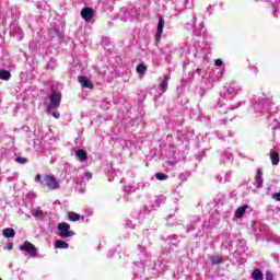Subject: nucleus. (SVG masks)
Masks as SVG:
<instances>
[{
	"mask_svg": "<svg viewBox=\"0 0 280 280\" xmlns=\"http://www.w3.org/2000/svg\"><path fill=\"white\" fill-rule=\"evenodd\" d=\"M81 16L83 21H86L89 23V21H91L93 16H95V11H93V9L89 7H85L81 10Z\"/></svg>",
	"mask_w": 280,
	"mask_h": 280,
	"instance_id": "nucleus-5",
	"label": "nucleus"
},
{
	"mask_svg": "<svg viewBox=\"0 0 280 280\" xmlns=\"http://www.w3.org/2000/svg\"><path fill=\"white\" fill-rule=\"evenodd\" d=\"M52 116L55 117V119H60V113L58 112H52Z\"/></svg>",
	"mask_w": 280,
	"mask_h": 280,
	"instance_id": "nucleus-27",
	"label": "nucleus"
},
{
	"mask_svg": "<svg viewBox=\"0 0 280 280\" xmlns=\"http://www.w3.org/2000/svg\"><path fill=\"white\" fill-rule=\"evenodd\" d=\"M20 250H25L31 257H36L38 255V249L30 241H25L23 245H20Z\"/></svg>",
	"mask_w": 280,
	"mask_h": 280,
	"instance_id": "nucleus-3",
	"label": "nucleus"
},
{
	"mask_svg": "<svg viewBox=\"0 0 280 280\" xmlns=\"http://www.w3.org/2000/svg\"><path fill=\"white\" fill-rule=\"evenodd\" d=\"M75 156H78L79 161H88L89 159V154L82 149L75 151Z\"/></svg>",
	"mask_w": 280,
	"mask_h": 280,
	"instance_id": "nucleus-9",
	"label": "nucleus"
},
{
	"mask_svg": "<svg viewBox=\"0 0 280 280\" xmlns=\"http://www.w3.org/2000/svg\"><path fill=\"white\" fill-rule=\"evenodd\" d=\"M35 178H36L37 180H42L40 174H37V175L35 176Z\"/></svg>",
	"mask_w": 280,
	"mask_h": 280,
	"instance_id": "nucleus-29",
	"label": "nucleus"
},
{
	"mask_svg": "<svg viewBox=\"0 0 280 280\" xmlns=\"http://www.w3.org/2000/svg\"><path fill=\"white\" fill-rule=\"evenodd\" d=\"M273 200H277L278 202H280V192H276L272 195Z\"/></svg>",
	"mask_w": 280,
	"mask_h": 280,
	"instance_id": "nucleus-24",
	"label": "nucleus"
},
{
	"mask_svg": "<svg viewBox=\"0 0 280 280\" xmlns=\"http://www.w3.org/2000/svg\"><path fill=\"white\" fill-rule=\"evenodd\" d=\"M210 261L212 266H218V264H222V257L220 256H210Z\"/></svg>",
	"mask_w": 280,
	"mask_h": 280,
	"instance_id": "nucleus-18",
	"label": "nucleus"
},
{
	"mask_svg": "<svg viewBox=\"0 0 280 280\" xmlns=\"http://www.w3.org/2000/svg\"><path fill=\"white\" fill-rule=\"evenodd\" d=\"M270 160L272 165H279V152H277L275 149L271 150Z\"/></svg>",
	"mask_w": 280,
	"mask_h": 280,
	"instance_id": "nucleus-10",
	"label": "nucleus"
},
{
	"mask_svg": "<svg viewBox=\"0 0 280 280\" xmlns=\"http://www.w3.org/2000/svg\"><path fill=\"white\" fill-rule=\"evenodd\" d=\"M155 178L156 180H167V175L165 173L159 172L155 174Z\"/></svg>",
	"mask_w": 280,
	"mask_h": 280,
	"instance_id": "nucleus-20",
	"label": "nucleus"
},
{
	"mask_svg": "<svg viewBox=\"0 0 280 280\" xmlns=\"http://www.w3.org/2000/svg\"><path fill=\"white\" fill-rule=\"evenodd\" d=\"M136 70H137V73L143 74L145 73V71H148V67H145V65L143 63H139Z\"/></svg>",
	"mask_w": 280,
	"mask_h": 280,
	"instance_id": "nucleus-19",
	"label": "nucleus"
},
{
	"mask_svg": "<svg viewBox=\"0 0 280 280\" xmlns=\"http://www.w3.org/2000/svg\"><path fill=\"white\" fill-rule=\"evenodd\" d=\"M55 248L67 249L69 248V243L58 240L55 242Z\"/></svg>",
	"mask_w": 280,
	"mask_h": 280,
	"instance_id": "nucleus-15",
	"label": "nucleus"
},
{
	"mask_svg": "<svg viewBox=\"0 0 280 280\" xmlns=\"http://www.w3.org/2000/svg\"><path fill=\"white\" fill-rule=\"evenodd\" d=\"M248 209V206H243L236 209L234 215L235 218H242L244 213H246V210Z\"/></svg>",
	"mask_w": 280,
	"mask_h": 280,
	"instance_id": "nucleus-14",
	"label": "nucleus"
},
{
	"mask_svg": "<svg viewBox=\"0 0 280 280\" xmlns=\"http://www.w3.org/2000/svg\"><path fill=\"white\" fill-rule=\"evenodd\" d=\"M164 27H165V20H163V16H160L159 23H158V31L155 33V43H161V36L163 34Z\"/></svg>",
	"mask_w": 280,
	"mask_h": 280,
	"instance_id": "nucleus-6",
	"label": "nucleus"
},
{
	"mask_svg": "<svg viewBox=\"0 0 280 280\" xmlns=\"http://www.w3.org/2000/svg\"><path fill=\"white\" fill-rule=\"evenodd\" d=\"M215 67H222V59H217L214 61Z\"/></svg>",
	"mask_w": 280,
	"mask_h": 280,
	"instance_id": "nucleus-25",
	"label": "nucleus"
},
{
	"mask_svg": "<svg viewBox=\"0 0 280 280\" xmlns=\"http://www.w3.org/2000/svg\"><path fill=\"white\" fill-rule=\"evenodd\" d=\"M44 183H45L46 187H48L52 190L60 188V184H58V179H56V177L54 175H46L44 177Z\"/></svg>",
	"mask_w": 280,
	"mask_h": 280,
	"instance_id": "nucleus-4",
	"label": "nucleus"
},
{
	"mask_svg": "<svg viewBox=\"0 0 280 280\" xmlns=\"http://www.w3.org/2000/svg\"><path fill=\"white\" fill-rule=\"evenodd\" d=\"M34 218H43L45 215V212L43 210H37L33 212Z\"/></svg>",
	"mask_w": 280,
	"mask_h": 280,
	"instance_id": "nucleus-22",
	"label": "nucleus"
},
{
	"mask_svg": "<svg viewBox=\"0 0 280 280\" xmlns=\"http://www.w3.org/2000/svg\"><path fill=\"white\" fill-rule=\"evenodd\" d=\"M7 248H8V250H12V248H14V243H9L7 245Z\"/></svg>",
	"mask_w": 280,
	"mask_h": 280,
	"instance_id": "nucleus-28",
	"label": "nucleus"
},
{
	"mask_svg": "<svg viewBox=\"0 0 280 280\" xmlns=\"http://www.w3.org/2000/svg\"><path fill=\"white\" fill-rule=\"evenodd\" d=\"M57 229L59 231V237H62L63 240L67 237H73V235H75V232L71 230V225L67 222L58 223Z\"/></svg>",
	"mask_w": 280,
	"mask_h": 280,
	"instance_id": "nucleus-2",
	"label": "nucleus"
},
{
	"mask_svg": "<svg viewBox=\"0 0 280 280\" xmlns=\"http://www.w3.org/2000/svg\"><path fill=\"white\" fill-rule=\"evenodd\" d=\"M50 104L47 107L48 113L51 110H56V108H60V103L62 102V93L56 90H51L49 95Z\"/></svg>",
	"mask_w": 280,
	"mask_h": 280,
	"instance_id": "nucleus-1",
	"label": "nucleus"
},
{
	"mask_svg": "<svg viewBox=\"0 0 280 280\" xmlns=\"http://www.w3.org/2000/svg\"><path fill=\"white\" fill-rule=\"evenodd\" d=\"M264 175V172L261 168H258L255 176V186L257 189H261L264 187V182H261V176Z\"/></svg>",
	"mask_w": 280,
	"mask_h": 280,
	"instance_id": "nucleus-7",
	"label": "nucleus"
},
{
	"mask_svg": "<svg viewBox=\"0 0 280 280\" xmlns=\"http://www.w3.org/2000/svg\"><path fill=\"white\" fill-rule=\"evenodd\" d=\"M85 176H86L88 180H91V178H93V173L85 172Z\"/></svg>",
	"mask_w": 280,
	"mask_h": 280,
	"instance_id": "nucleus-26",
	"label": "nucleus"
},
{
	"mask_svg": "<svg viewBox=\"0 0 280 280\" xmlns=\"http://www.w3.org/2000/svg\"><path fill=\"white\" fill-rule=\"evenodd\" d=\"M252 279H253V280H264V273L261 272L260 269H255V270L252 272Z\"/></svg>",
	"mask_w": 280,
	"mask_h": 280,
	"instance_id": "nucleus-12",
	"label": "nucleus"
},
{
	"mask_svg": "<svg viewBox=\"0 0 280 280\" xmlns=\"http://www.w3.org/2000/svg\"><path fill=\"white\" fill-rule=\"evenodd\" d=\"M15 162H16V163H20V165H25V163H28V160H27V158L18 156V158L15 159Z\"/></svg>",
	"mask_w": 280,
	"mask_h": 280,
	"instance_id": "nucleus-21",
	"label": "nucleus"
},
{
	"mask_svg": "<svg viewBox=\"0 0 280 280\" xmlns=\"http://www.w3.org/2000/svg\"><path fill=\"white\" fill-rule=\"evenodd\" d=\"M196 72L200 74V73H202V70H201L200 68H198V69L196 70Z\"/></svg>",
	"mask_w": 280,
	"mask_h": 280,
	"instance_id": "nucleus-30",
	"label": "nucleus"
},
{
	"mask_svg": "<svg viewBox=\"0 0 280 280\" xmlns=\"http://www.w3.org/2000/svg\"><path fill=\"white\" fill-rule=\"evenodd\" d=\"M68 219L70 220V222H78L80 220V214L70 211L68 212Z\"/></svg>",
	"mask_w": 280,
	"mask_h": 280,
	"instance_id": "nucleus-17",
	"label": "nucleus"
},
{
	"mask_svg": "<svg viewBox=\"0 0 280 280\" xmlns=\"http://www.w3.org/2000/svg\"><path fill=\"white\" fill-rule=\"evenodd\" d=\"M0 280H3V279H0Z\"/></svg>",
	"mask_w": 280,
	"mask_h": 280,
	"instance_id": "nucleus-31",
	"label": "nucleus"
},
{
	"mask_svg": "<svg viewBox=\"0 0 280 280\" xmlns=\"http://www.w3.org/2000/svg\"><path fill=\"white\" fill-rule=\"evenodd\" d=\"M12 78V73H10V71L3 69V70H0V80H4V81H8Z\"/></svg>",
	"mask_w": 280,
	"mask_h": 280,
	"instance_id": "nucleus-13",
	"label": "nucleus"
},
{
	"mask_svg": "<svg viewBox=\"0 0 280 280\" xmlns=\"http://www.w3.org/2000/svg\"><path fill=\"white\" fill-rule=\"evenodd\" d=\"M78 81L81 83V85L84 88V89H93V82H91V80H89V78L86 77H79L78 78Z\"/></svg>",
	"mask_w": 280,
	"mask_h": 280,
	"instance_id": "nucleus-8",
	"label": "nucleus"
},
{
	"mask_svg": "<svg viewBox=\"0 0 280 280\" xmlns=\"http://www.w3.org/2000/svg\"><path fill=\"white\" fill-rule=\"evenodd\" d=\"M167 82H170V77H164L163 80L161 81V83L159 84V86L163 93H165V91L167 89Z\"/></svg>",
	"mask_w": 280,
	"mask_h": 280,
	"instance_id": "nucleus-16",
	"label": "nucleus"
},
{
	"mask_svg": "<svg viewBox=\"0 0 280 280\" xmlns=\"http://www.w3.org/2000/svg\"><path fill=\"white\" fill-rule=\"evenodd\" d=\"M2 235L4 237H14L16 235V232L14 231V229L12 228H5L3 231H2Z\"/></svg>",
	"mask_w": 280,
	"mask_h": 280,
	"instance_id": "nucleus-11",
	"label": "nucleus"
},
{
	"mask_svg": "<svg viewBox=\"0 0 280 280\" xmlns=\"http://www.w3.org/2000/svg\"><path fill=\"white\" fill-rule=\"evenodd\" d=\"M265 279L266 280H272V279H275V276L270 271H267L266 275H265Z\"/></svg>",
	"mask_w": 280,
	"mask_h": 280,
	"instance_id": "nucleus-23",
	"label": "nucleus"
}]
</instances>
